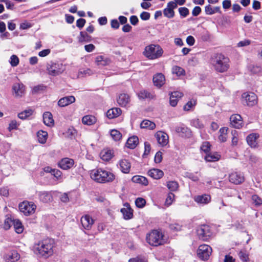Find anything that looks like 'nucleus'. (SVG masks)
I'll return each instance as SVG.
<instances>
[{
    "mask_svg": "<svg viewBox=\"0 0 262 262\" xmlns=\"http://www.w3.org/2000/svg\"><path fill=\"white\" fill-rule=\"evenodd\" d=\"M73 165V160L68 158L61 159L58 163V166L63 170H68L71 168Z\"/></svg>",
    "mask_w": 262,
    "mask_h": 262,
    "instance_id": "16",
    "label": "nucleus"
},
{
    "mask_svg": "<svg viewBox=\"0 0 262 262\" xmlns=\"http://www.w3.org/2000/svg\"><path fill=\"white\" fill-rule=\"evenodd\" d=\"M231 125L234 128H240L243 125V120L238 114L232 115L230 118Z\"/></svg>",
    "mask_w": 262,
    "mask_h": 262,
    "instance_id": "13",
    "label": "nucleus"
},
{
    "mask_svg": "<svg viewBox=\"0 0 262 262\" xmlns=\"http://www.w3.org/2000/svg\"><path fill=\"white\" fill-rule=\"evenodd\" d=\"M75 101V98L73 96L64 97L60 99L58 102V105L60 107L66 106Z\"/></svg>",
    "mask_w": 262,
    "mask_h": 262,
    "instance_id": "20",
    "label": "nucleus"
},
{
    "mask_svg": "<svg viewBox=\"0 0 262 262\" xmlns=\"http://www.w3.org/2000/svg\"><path fill=\"white\" fill-rule=\"evenodd\" d=\"M259 136L256 134H251L247 137V142L251 147H255L256 146V140Z\"/></svg>",
    "mask_w": 262,
    "mask_h": 262,
    "instance_id": "32",
    "label": "nucleus"
},
{
    "mask_svg": "<svg viewBox=\"0 0 262 262\" xmlns=\"http://www.w3.org/2000/svg\"><path fill=\"white\" fill-rule=\"evenodd\" d=\"M90 176L92 179L100 183L112 182L115 179L114 173L102 168L92 170Z\"/></svg>",
    "mask_w": 262,
    "mask_h": 262,
    "instance_id": "3",
    "label": "nucleus"
},
{
    "mask_svg": "<svg viewBox=\"0 0 262 262\" xmlns=\"http://www.w3.org/2000/svg\"><path fill=\"white\" fill-rule=\"evenodd\" d=\"M43 120L45 124L48 126H51L54 124V120L51 113L45 112L43 115Z\"/></svg>",
    "mask_w": 262,
    "mask_h": 262,
    "instance_id": "30",
    "label": "nucleus"
},
{
    "mask_svg": "<svg viewBox=\"0 0 262 262\" xmlns=\"http://www.w3.org/2000/svg\"><path fill=\"white\" fill-rule=\"evenodd\" d=\"M183 96L182 92L179 91H175L171 93L170 96V104L171 106H176L178 103V101L179 98H181Z\"/></svg>",
    "mask_w": 262,
    "mask_h": 262,
    "instance_id": "21",
    "label": "nucleus"
},
{
    "mask_svg": "<svg viewBox=\"0 0 262 262\" xmlns=\"http://www.w3.org/2000/svg\"><path fill=\"white\" fill-rule=\"evenodd\" d=\"M138 96L140 99H144L145 98H153V96L148 92L145 90L140 91L138 93Z\"/></svg>",
    "mask_w": 262,
    "mask_h": 262,
    "instance_id": "43",
    "label": "nucleus"
},
{
    "mask_svg": "<svg viewBox=\"0 0 262 262\" xmlns=\"http://www.w3.org/2000/svg\"><path fill=\"white\" fill-rule=\"evenodd\" d=\"M238 256L240 259L244 262H247L249 260V254L245 250H241L238 253Z\"/></svg>",
    "mask_w": 262,
    "mask_h": 262,
    "instance_id": "45",
    "label": "nucleus"
},
{
    "mask_svg": "<svg viewBox=\"0 0 262 262\" xmlns=\"http://www.w3.org/2000/svg\"><path fill=\"white\" fill-rule=\"evenodd\" d=\"M174 195L172 193H169L166 199L165 204L167 205H170L174 199Z\"/></svg>",
    "mask_w": 262,
    "mask_h": 262,
    "instance_id": "57",
    "label": "nucleus"
},
{
    "mask_svg": "<svg viewBox=\"0 0 262 262\" xmlns=\"http://www.w3.org/2000/svg\"><path fill=\"white\" fill-rule=\"evenodd\" d=\"M152 80L155 86L161 88L165 83V78L163 74L157 73L153 76Z\"/></svg>",
    "mask_w": 262,
    "mask_h": 262,
    "instance_id": "18",
    "label": "nucleus"
},
{
    "mask_svg": "<svg viewBox=\"0 0 262 262\" xmlns=\"http://www.w3.org/2000/svg\"><path fill=\"white\" fill-rule=\"evenodd\" d=\"M114 156L113 151L108 148L103 149L100 153V157L104 161H109Z\"/></svg>",
    "mask_w": 262,
    "mask_h": 262,
    "instance_id": "19",
    "label": "nucleus"
},
{
    "mask_svg": "<svg viewBox=\"0 0 262 262\" xmlns=\"http://www.w3.org/2000/svg\"><path fill=\"white\" fill-rule=\"evenodd\" d=\"M66 69L65 66L60 63L50 62L47 66L48 73L52 76L61 74Z\"/></svg>",
    "mask_w": 262,
    "mask_h": 262,
    "instance_id": "6",
    "label": "nucleus"
},
{
    "mask_svg": "<svg viewBox=\"0 0 262 262\" xmlns=\"http://www.w3.org/2000/svg\"><path fill=\"white\" fill-rule=\"evenodd\" d=\"M85 20L83 18H79L76 21V26L80 29H82L85 24Z\"/></svg>",
    "mask_w": 262,
    "mask_h": 262,
    "instance_id": "60",
    "label": "nucleus"
},
{
    "mask_svg": "<svg viewBox=\"0 0 262 262\" xmlns=\"http://www.w3.org/2000/svg\"><path fill=\"white\" fill-rule=\"evenodd\" d=\"M253 203L256 206H259L262 205V199L257 195L254 194L251 198Z\"/></svg>",
    "mask_w": 262,
    "mask_h": 262,
    "instance_id": "50",
    "label": "nucleus"
},
{
    "mask_svg": "<svg viewBox=\"0 0 262 262\" xmlns=\"http://www.w3.org/2000/svg\"><path fill=\"white\" fill-rule=\"evenodd\" d=\"M52 175L56 178L57 180H60L62 178V172L58 169H54Z\"/></svg>",
    "mask_w": 262,
    "mask_h": 262,
    "instance_id": "58",
    "label": "nucleus"
},
{
    "mask_svg": "<svg viewBox=\"0 0 262 262\" xmlns=\"http://www.w3.org/2000/svg\"><path fill=\"white\" fill-rule=\"evenodd\" d=\"M145 56L150 59H155L162 56L163 50L158 45H151L145 49Z\"/></svg>",
    "mask_w": 262,
    "mask_h": 262,
    "instance_id": "5",
    "label": "nucleus"
},
{
    "mask_svg": "<svg viewBox=\"0 0 262 262\" xmlns=\"http://www.w3.org/2000/svg\"><path fill=\"white\" fill-rule=\"evenodd\" d=\"M172 72L178 76L184 75L185 74V70L181 67L179 66H174L172 68Z\"/></svg>",
    "mask_w": 262,
    "mask_h": 262,
    "instance_id": "44",
    "label": "nucleus"
},
{
    "mask_svg": "<svg viewBox=\"0 0 262 262\" xmlns=\"http://www.w3.org/2000/svg\"><path fill=\"white\" fill-rule=\"evenodd\" d=\"M17 126L18 124L17 122L15 120H12L9 124V126L8 127L9 130L11 131L13 129H16Z\"/></svg>",
    "mask_w": 262,
    "mask_h": 262,
    "instance_id": "62",
    "label": "nucleus"
},
{
    "mask_svg": "<svg viewBox=\"0 0 262 262\" xmlns=\"http://www.w3.org/2000/svg\"><path fill=\"white\" fill-rule=\"evenodd\" d=\"M158 143L161 146H166L168 143V136L164 132L158 131L155 134Z\"/></svg>",
    "mask_w": 262,
    "mask_h": 262,
    "instance_id": "12",
    "label": "nucleus"
},
{
    "mask_svg": "<svg viewBox=\"0 0 262 262\" xmlns=\"http://www.w3.org/2000/svg\"><path fill=\"white\" fill-rule=\"evenodd\" d=\"M15 97H21L25 91V86L22 83H16L12 88Z\"/></svg>",
    "mask_w": 262,
    "mask_h": 262,
    "instance_id": "23",
    "label": "nucleus"
},
{
    "mask_svg": "<svg viewBox=\"0 0 262 262\" xmlns=\"http://www.w3.org/2000/svg\"><path fill=\"white\" fill-rule=\"evenodd\" d=\"M19 58L15 55H13L10 57V63L12 67H16L19 63Z\"/></svg>",
    "mask_w": 262,
    "mask_h": 262,
    "instance_id": "52",
    "label": "nucleus"
},
{
    "mask_svg": "<svg viewBox=\"0 0 262 262\" xmlns=\"http://www.w3.org/2000/svg\"><path fill=\"white\" fill-rule=\"evenodd\" d=\"M201 8L199 6H195L192 11V14L194 16H198L201 12Z\"/></svg>",
    "mask_w": 262,
    "mask_h": 262,
    "instance_id": "63",
    "label": "nucleus"
},
{
    "mask_svg": "<svg viewBox=\"0 0 262 262\" xmlns=\"http://www.w3.org/2000/svg\"><path fill=\"white\" fill-rule=\"evenodd\" d=\"M95 62L98 66H105L109 63V60L103 56H98L96 58Z\"/></svg>",
    "mask_w": 262,
    "mask_h": 262,
    "instance_id": "38",
    "label": "nucleus"
},
{
    "mask_svg": "<svg viewBox=\"0 0 262 262\" xmlns=\"http://www.w3.org/2000/svg\"><path fill=\"white\" fill-rule=\"evenodd\" d=\"M146 241L149 244L154 246L162 245L165 243L162 233L156 230L147 235Z\"/></svg>",
    "mask_w": 262,
    "mask_h": 262,
    "instance_id": "4",
    "label": "nucleus"
},
{
    "mask_svg": "<svg viewBox=\"0 0 262 262\" xmlns=\"http://www.w3.org/2000/svg\"><path fill=\"white\" fill-rule=\"evenodd\" d=\"M139 142L138 138L137 136H133L129 138L126 142V146L130 149L136 148Z\"/></svg>",
    "mask_w": 262,
    "mask_h": 262,
    "instance_id": "31",
    "label": "nucleus"
},
{
    "mask_svg": "<svg viewBox=\"0 0 262 262\" xmlns=\"http://www.w3.org/2000/svg\"><path fill=\"white\" fill-rule=\"evenodd\" d=\"M131 164L126 159H122L119 161V168L121 171L124 173H128L130 171Z\"/></svg>",
    "mask_w": 262,
    "mask_h": 262,
    "instance_id": "24",
    "label": "nucleus"
},
{
    "mask_svg": "<svg viewBox=\"0 0 262 262\" xmlns=\"http://www.w3.org/2000/svg\"><path fill=\"white\" fill-rule=\"evenodd\" d=\"M194 200L198 204L205 205L210 202L211 196L210 195L207 194L198 195L194 197Z\"/></svg>",
    "mask_w": 262,
    "mask_h": 262,
    "instance_id": "17",
    "label": "nucleus"
},
{
    "mask_svg": "<svg viewBox=\"0 0 262 262\" xmlns=\"http://www.w3.org/2000/svg\"><path fill=\"white\" fill-rule=\"evenodd\" d=\"M228 128L223 127L220 128L219 130V140L221 142H225L227 139Z\"/></svg>",
    "mask_w": 262,
    "mask_h": 262,
    "instance_id": "34",
    "label": "nucleus"
},
{
    "mask_svg": "<svg viewBox=\"0 0 262 262\" xmlns=\"http://www.w3.org/2000/svg\"><path fill=\"white\" fill-rule=\"evenodd\" d=\"M135 203L138 208H142L145 206L146 201L142 198H138L136 199Z\"/></svg>",
    "mask_w": 262,
    "mask_h": 262,
    "instance_id": "54",
    "label": "nucleus"
},
{
    "mask_svg": "<svg viewBox=\"0 0 262 262\" xmlns=\"http://www.w3.org/2000/svg\"><path fill=\"white\" fill-rule=\"evenodd\" d=\"M13 226L15 232L17 233L23 232L24 228L21 223L18 220H13Z\"/></svg>",
    "mask_w": 262,
    "mask_h": 262,
    "instance_id": "42",
    "label": "nucleus"
},
{
    "mask_svg": "<svg viewBox=\"0 0 262 262\" xmlns=\"http://www.w3.org/2000/svg\"><path fill=\"white\" fill-rule=\"evenodd\" d=\"M97 121L96 117L92 115H86L82 119V123L87 125H91L95 124Z\"/></svg>",
    "mask_w": 262,
    "mask_h": 262,
    "instance_id": "33",
    "label": "nucleus"
},
{
    "mask_svg": "<svg viewBox=\"0 0 262 262\" xmlns=\"http://www.w3.org/2000/svg\"><path fill=\"white\" fill-rule=\"evenodd\" d=\"M13 224V220L10 217H7L5 219L4 224V227L5 229H9L12 225Z\"/></svg>",
    "mask_w": 262,
    "mask_h": 262,
    "instance_id": "53",
    "label": "nucleus"
},
{
    "mask_svg": "<svg viewBox=\"0 0 262 262\" xmlns=\"http://www.w3.org/2000/svg\"><path fill=\"white\" fill-rule=\"evenodd\" d=\"M196 105V100L193 99L188 101L183 107L184 111H189Z\"/></svg>",
    "mask_w": 262,
    "mask_h": 262,
    "instance_id": "51",
    "label": "nucleus"
},
{
    "mask_svg": "<svg viewBox=\"0 0 262 262\" xmlns=\"http://www.w3.org/2000/svg\"><path fill=\"white\" fill-rule=\"evenodd\" d=\"M212 252V248L209 245H200L197 250V255L202 260H207Z\"/></svg>",
    "mask_w": 262,
    "mask_h": 262,
    "instance_id": "9",
    "label": "nucleus"
},
{
    "mask_svg": "<svg viewBox=\"0 0 262 262\" xmlns=\"http://www.w3.org/2000/svg\"><path fill=\"white\" fill-rule=\"evenodd\" d=\"M20 256L16 251L9 252L5 256L6 262H15L19 259Z\"/></svg>",
    "mask_w": 262,
    "mask_h": 262,
    "instance_id": "25",
    "label": "nucleus"
},
{
    "mask_svg": "<svg viewBox=\"0 0 262 262\" xmlns=\"http://www.w3.org/2000/svg\"><path fill=\"white\" fill-rule=\"evenodd\" d=\"M186 176L189 179H191L193 181L196 182L199 180V177H198L195 174L193 173H186Z\"/></svg>",
    "mask_w": 262,
    "mask_h": 262,
    "instance_id": "59",
    "label": "nucleus"
},
{
    "mask_svg": "<svg viewBox=\"0 0 262 262\" xmlns=\"http://www.w3.org/2000/svg\"><path fill=\"white\" fill-rule=\"evenodd\" d=\"M242 97L245 98L248 106H253L257 103V96L253 93H244L242 95Z\"/></svg>",
    "mask_w": 262,
    "mask_h": 262,
    "instance_id": "11",
    "label": "nucleus"
},
{
    "mask_svg": "<svg viewBox=\"0 0 262 262\" xmlns=\"http://www.w3.org/2000/svg\"><path fill=\"white\" fill-rule=\"evenodd\" d=\"M37 137L39 143L44 144L46 142L48 138V133L46 132L39 130L37 133Z\"/></svg>",
    "mask_w": 262,
    "mask_h": 262,
    "instance_id": "37",
    "label": "nucleus"
},
{
    "mask_svg": "<svg viewBox=\"0 0 262 262\" xmlns=\"http://www.w3.org/2000/svg\"><path fill=\"white\" fill-rule=\"evenodd\" d=\"M229 181L232 183L239 184L244 181V177L242 173L236 172H233L229 175Z\"/></svg>",
    "mask_w": 262,
    "mask_h": 262,
    "instance_id": "14",
    "label": "nucleus"
},
{
    "mask_svg": "<svg viewBox=\"0 0 262 262\" xmlns=\"http://www.w3.org/2000/svg\"><path fill=\"white\" fill-rule=\"evenodd\" d=\"M121 212L126 220L130 219L133 217V211L130 207L123 208L121 209Z\"/></svg>",
    "mask_w": 262,
    "mask_h": 262,
    "instance_id": "40",
    "label": "nucleus"
},
{
    "mask_svg": "<svg viewBox=\"0 0 262 262\" xmlns=\"http://www.w3.org/2000/svg\"><path fill=\"white\" fill-rule=\"evenodd\" d=\"M150 13L147 12H143L141 13L140 18L143 20H148L150 18Z\"/></svg>",
    "mask_w": 262,
    "mask_h": 262,
    "instance_id": "64",
    "label": "nucleus"
},
{
    "mask_svg": "<svg viewBox=\"0 0 262 262\" xmlns=\"http://www.w3.org/2000/svg\"><path fill=\"white\" fill-rule=\"evenodd\" d=\"M82 227L87 230H90L94 223L93 219L89 215H85L81 218Z\"/></svg>",
    "mask_w": 262,
    "mask_h": 262,
    "instance_id": "15",
    "label": "nucleus"
},
{
    "mask_svg": "<svg viewBox=\"0 0 262 262\" xmlns=\"http://www.w3.org/2000/svg\"><path fill=\"white\" fill-rule=\"evenodd\" d=\"M148 174L153 179L158 180L163 176L164 172L160 169L154 168L149 170L148 172Z\"/></svg>",
    "mask_w": 262,
    "mask_h": 262,
    "instance_id": "26",
    "label": "nucleus"
},
{
    "mask_svg": "<svg viewBox=\"0 0 262 262\" xmlns=\"http://www.w3.org/2000/svg\"><path fill=\"white\" fill-rule=\"evenodd\" d=\"M197 234L200 239L206 241L210 237L212 233L210 227L208 225H204L198 228Z\"/></svg>",
    "mask_w": 262,
    "mask_h": 262,
    "instance_id": "8",
    "label": "nucleus"
},
{
    "mask_svg": "<svg viewBox=\"0 0 262 262\" xmlns=\"http://www.w3.org/2000/svg\"><path fill=\"white\" fill-rule=\"evenodd\" d=\"M130 101L129 97L125 94H121L117 99V103L121 106H125Z\"/></svg>",
    "mask_w": 262,
    "mask_h": 262,
    "instance_id": "28",
    "label": "nucleus"
},
{
    "mask_svg": "<svg viewBox=\"0 0 262 262\" xmlns=\"http://www.w3.org/2000/svg\"><path fill=\"white\" fill-rule=\"evenodd\" d=\"M177 8V5L173 1L167 3L166 7L163 10L164 15L168 18H171L174 16V9Z\"/></svg>",
    "mask_w": 262,
    "mask_h": 262,
    "instance_id": "10",
    "label": "nucleus"
},
{
    "mask_svg": "<svg viewBox=\"0 0 262 262\" xmlns=\"http://www.w3.org/2000/svg\"><path fill=\"white\" fill-rule=\"evenodd\" d=\"M132 180L134 183L141 184L145 186L147 185L148 183L147 179L143 176H135L132 178Z\"/></svg>",
    "mask_w": 262,
    "mask_h": 262,
    "instance_id": "35",
    "label": "nucleus"
},
{
    "mask_svg": "<svg viewBox=\"0 0 262 262\" xmlns=\"http://www.w3.org/2000/svg\"><path fill=\"white\" fill-rule=\"evenodd\" d=\"M140 127L142 128L154 129L156 127V124L154 122L148 120H144L141 122Z\"/></svg>",
    "mask_w": 262,
    "mask_h": 262,
    "instance_id": "36",
    "label": "nucleus"
},
{
    "mask_svg": "<svg viewBox=\"0 0 262 262\" xmlns=\"http://www.w3.org/2000/svg\"><path fill=\"white\" fill-rule=\"evenodd\" d=\"M55 245V242L53 239L47 238L34 243L32 250L39 256L48 258L53 255Z\"/></svg>",
    "mask_w": 262,
    "mask_h": 262,
    "instance_id": "1",
    "label": "nucleus"
},
{
    "mask_svg": "<svg viewBox=\"0 0 262 262\" xmlns=\"http://www.w3.org/2000/svg\"><path fill=\"white\" fill-rule=\"evenodd\" d=\"M33 113V111L32 110H25L24 112L19 113L18 114V117L21 119H25L27 117L30 116Z\"/></svg>",
    "mask_w": 262,
    "mask_h": 262,
    "instance_id": "48",
    "label": "nucleus"
},
{
    "mask_svg": "<svg viewBox=\"0 0 262 262\" xmlns=\"http://www.w3.org/2000/svg\"><path fill=\"white\" fill-rule=\"evenodd\" d=\"M78 41L80 42H88L91 40V37L86 32H80V35L78 37Z\"/></svg>",
    "mask_w": 262,
    "mask_h": 262,
    "instance_id": "41",
    "label": "nucleus"
},
{
    "mask_svg": "<svg viewBox=\"0 0 262 262\" xmlns=\"http://www.w3.org/2000/svg\"><path fill=\"white\" fill-rule=\"evenodd\" d=\"M162 160V153L161 151H158L155 156V161L157 163H159Z\"/></svg>",
    "mask_w": 262,
    "mask_h": 262,
    "instance_id": "61",
    "label": "nucleus"
},
{
    "mask_svg": "<svg viewBox=\"0 0 262 262\" xmlns=\"http://www.w3.org/2000/svg\"><path fill=\"white\" fill-rule=\"evenodd\" d=\"M229 59L224 55L217 53L213 55L210 59V63L214 70L220 73H223L229 68Z\"/></svg>",
    "mask_w": 262,
    "mask_h": 262,
    "instance_id": "2",
    "label": "nucleus"
},
{
    "mask_svg": "<svg viewBox=\"0 0 262 262\" xmlns=\"http://www.w3.org/2000/svg\"><path fill=\"white\" fill-rule=\"evenodd\" d=\"M167 187L171 191H177L179 188V184L176 181H169L167 183Z\"/></svg>",
    "mask_w": 262,
    "mask_h": 262,
    "instance_id": "46",
    "label": "nucleus"
},
{
    "mask_svg": "<svg viewBox=\"0 0 262 262\" xmlns=\"http://www.w3.org/2000/svg\"><path fill=\"white\" fill-rule=\"evenodd\" d=\"M191 125L196 128L201 129L204 127L203 123L198 118H194L191 120Z\"/></svg>",
    "mask_w": 262,
    "mask_h": 262,
    "instance_id": "47",
    "label": "nucleus"
},
{
    "mask_svg": "<svg viewBox=\"0 0 262 262\" xmlns=\"http://www.w3.org/2000/svg\"><path fill=\"white\" fill-rule=\"evenodd\" d=\"M205 12L206 14L211 15L215 13H221V11L220 7H212L209 4L205 7Z\"/></svg>",
    "mask_w": 262,
    "mask_h": 262,
    "instance_id": "29",
    "label": "nucleus"
},
{
    "mask_svg": "<svg viewBox=\"0 0 262 262\" xmlns=\"http://www.w3.org/2000/svg\"><path fill=\"white\" fill-rule=\"evenodd\" d=\"M38 195L39 200L45 203L51 202L53 199L51 193L47 191H40L38 192Z\"/></svg>",
    "mask_w": 262,
    "mask_h": 262,
    "instance_id": "22",
    "label": "nucleus"
},
{
    "mask_svg": "<svg viewBox=\"0 0 262 262\" xmlns=\"http://www.w3.org/2000/svg\"><path fill=\"white\" fill-rule=\"evenodd\" d=\"M111 136L115 141H119L122 138L121 134L116 129H113L111 131Z\"/></svg>",
    "mask_w": 262,
    "mask_h": 262,
    "instance_id": "49",
    "label": "nucleus"
},
{
    "mask_svg": "<svg viewBox=\"0 0 262 262\" xmlns=\"http://www.w3.org/2000/svg\"><path fill=\"white\" fill-rule=\"evenodd\" d=\"M121 110L120 108L114 107L107 111L106 116L109 119H113L118 117L121 114Z\"/></svg>",
    "mask_w": 262,
    "mask_h": 262,
    "instance_id": "27",
    "label": "nucleus"
},
{
    "mask_svg": "<svg viewBox=\"0 0 262 262\" xmlns=\"http://www.w3.org/2000/svg\"><path fill=\"white\" fill-rule=\"evenodd\" d=\"M36 209V205L31 202L24 201L19 205V210L26 216L33 214Z\"/></svg>",
    "mask_w": 262,
    "mask_h": 262,
    "instance_id": "7",
    "label": "nucleus"
},
{
    "mask_svg": "<svg viewBox=\"0 0 262 262\" xmlns=\"http://www.w3.org/2000/svg\"><path fill=\"white\" fill-rule=\"evenodd\" d=\"M221 158V155L217 153H213L207 155L205 159L207 162H215L219 160Z\"/></svg>",
    "mask_w": 262,
    "mask_h": 262,
    "instance_id": "39",
    "label": "nucleus"
},
{
    "mask_svg": "<svg viewBox=\"0 0 262 262\" xmlns=\"http://www.w3.org/2000/svg\"><path fill=\"white\" fill-rule=\"evenodd\" d=\"M210 148V144L208 142H204L201 146V149L205 152H207L209 151Z\"/></svg>",
    "mask_w": 262,
    "mask_h": 262,
    "instance_id": "56",
    "label": "nucleus"
},
{
    "mask_svg": "<svg viewBox=\"0 0 262 262\" xmlns=\"http://www.w3.org/2000/svg\"><path fill=\"white\" fill-rule=\"evenodd\" d=\"M179 12L181 16L185 17L189 14V10L186 7H180L179 9Z\"/></svg>",
    "mask_w": 262,
    "mask_h": 262,
    "instance_id": "55",
    "label": "nucleus"
}]
</instances>
